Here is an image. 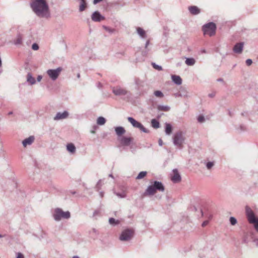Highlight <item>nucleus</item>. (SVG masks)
<instances>
[{
    "mask_svg": "<svg viewBox=\"0 0 258 258\" xmlns=\"http://www.w3.org/2000/svg\"><path fill=\"white\" fill-rule=\"evenodd\" d=\"M188 10L190 14L196 15L200 13V10L197 6H190L188 7Z\"/></svg>",
    "mask_w": 258,
    "mask_h": 258,
    "instance_id": "20",
    "label": "nucleus"
},
{
    "mask_svg": "<svg viewBox=\"0 0 258 258\" xmlns=\"http://www.w3.org/2000/svg\"><path fill=\"white\" fill-rule=\"evenodd\" d=\"M185 62L187 66H192L195 64L196 60L194 58L192 57L186 58Z\"/></svg>",
    "mask_w": 258,
    "mask_h": 258,
    "instance_id": "27",
    "label": "nucleus"
},
{
    "mask_svg": "<svg viewBox=\"0 0 258 258\" xmlns=\"http://www.w3.org/2000/svg\"><path fill=\"white\" fill-rule=\"evenodd\" d=\"M13 114V112H12V111H10V112H9V113H8V114H9V115H11V114Z\"/></svg>",
    "mask_w": 258,
    "mask_h": 258,
    "instance_id": "62",
    "label": "nucleus"
},
{
    "mask_svg": "<svg viewBox=\"0 0 258 258\" xmlns=\"http://www.w3.org/2000/svg\"><path fill=\"white\" fill-rule=\"evenodd\" d=\"M106 122V119L104 117L100 116L97 119V123L98 125H104Z\"/></svg>",
    "mask_w": 258,
    "mask_h": 258,
    "instance_id": "31",
    "label": "nucleus"
},
{
    "mask_svg": "<svg viewBox=\"0 0 258 258\" xmlns=\"http://www.w3.org/2000/svg\"><path fill=\"white\" fill-rule=\"evenodd\" d=\"M109 223L112 226H115L119 224V221L115 220L113 218H110L109 219Z\"/></svg>",
    "mask_w": 258,
    "mask_h": 258,
    "instance_id": "32",
    "label": "nucleus"
},
{
    "mask_svg": "<svg viewBox=\"0 0 258 258\" xmlns=\"http://www.w3.org/2000/svg\"><path fill=\"white\" fill-rule=\"evenodd\" d=\"M252 235V232H245L242 237V242L244 243H247L252 239H253Z\"/></svg>",
    "mask_w": 258,
    "mask_h": 258,
    "instance_id": "17",
    "label": "nucleus"
},
{
    "mask_svg": "<svg viewBox=\"0 0 258 258\" xmlns=\"http://www.w3.org/2000/svg\"><path fill=\"white\" fill-rule=\"evenodd\" d=\"M22 37L20 34L17 35L16 39L14 40V43L17 45L22 44Z\"/></svg>",
    "mask_w": 258,
    "mask_h": 258,
    "instance_id": "30",
    "label": "nucleus"
},
{
    "mask_svg": "<svg viewBox=\"0 0 258 258\" xmlns=\"http://www.w3.org/2000/svg\"><path fill=\"white\" fill-rule=\"evenodd\" d=\"M72 258H79V257L77 255H75Z\"/></svg>",
    "mask_w": 258,
    "mask_h": 258,
    "instance_id": "60",
    "label": "nucleus"
},
{
    "mask_svg": "<svg viewBox=\"0 0 258 258\" xmlns=\"http://www.w3.org/2000/svg\"><path fill=\"white\" fill-rule=\"evenodd\" d=\"M245 63L247 66H250L252 63V60L251 59H247L245 61Z\"/></svg>",
    "mask_w": 258,
    "mask_h": 258,
    "instance_id": "47",
    "label": "nucleus"
},
{
    "mask_svg": "<svg viewBox=\"0 0 258 258\" xmlns=\"http://www.w3.org/2000/svg\"><path fill=\"white\" fill-rule=\"evenodd\" d=\"M172 81L176 85H180L182 84V79L179 76L173 75L171 76Z\"/></svg>",
    "mask_w": 258,
    "mask_h": 258,
    "instance_id": "21",
    "label": "nucleus"
},
{
    "mask_svg": "<svg viewBox=\"0 0 258 258\" xmlns=\"http://www.w3.org/2000/svg\"><path fill=\"white\" fill-rule=\"evenodd\" d=\"M113 93L116 96H124L126 95L127 97H130L131 93L125 89L122 88L119 86L113 87L112 89Z\"/></svg>",
    "mask_w": 258,
    "mask_h": 258,
    "instance_id": "8",
    "label": "nucleus"
},
{
    "mask_svg": "<svg viewBox=\"0 0 258 258\" xmlns=\"http://www.w3.org/2000/svg\"><path fill=\"white\" fill-rule=\"evenodd\" d=\"M16 258H25L24 255L21 252H17L16 253Z\"/></svg>",
    "mask_w": 258,
    "mask_h": 258,
    "instance_id": "46",
    "label": "nucleus"
},
{
    "mask_svg": "<svg viewBox=\"0 0 258 258\" xmlns=\"http://www.w3.org/2000/svg\"><path fill=\"white\" fill-rule=\"evenodd\" d=\"M151 125L154 128H158L160 127L159 122L156 119H152L151 120Z\"/></svg>",
    "mask_w": 258,
    "mask_h": 258,
    "instance_id": "29",
    "label": "nucleus"
},
{
    "mask_svg": "<svg viewBox=\"0 0 258 258\" xmlns=\"http://www.w3.org/2000/svg\"><path fill=\"white\" fill-rule=\"evenodd\" d=\"M239 129L241 131H246V127L244 124H240L239 125Z\"/></svg>",
    "mask_w": 258,
    "mask_h": 258,
    "instance_id": "45",
    "label": "nucleus"
},
{
    "mask_svg": "<svg viewBox=\"0 0 258 258\" xmlns=\"http://www.w3.org/2000/svg\"><path fill=\"white\" fill-rule=\"evenodd\" d=\"M30 6L38 17L45 18L50 17L49 6L46 0H32Z\"/></svg>",
    "mask_w": 258,
    "mask_h": 258,
    "instance_id": "1",
    "label": "nucleus"
},
{
    "mask_svg": "<svg viewBox=\"0 0 258 258\" xmlns=\"http://www.w3.org/2000/svg\"><path fill=\"white\" fill-rule=\"evenodd\" d=\"M109 176L110 177L113 178V176L112 174H109Z\"/></svg>",
    "mask_w": 258,
    "mask_h": 258,
    "instance_id": "63",
    "label": "nucleus"
},
{
    "mask_svg": "<svg viewBox=\"0 0 258 258\" xmlns=\"http://www.w3.org/2000/svg\"><path fill=\"white\" fill-rule=\"evenodd\" d=\"M103 0H93V3L94 5H96V4L101 2Z\"/></svg>",
    "mask_w": 258,
    "mask_h": 258,
    "instance_id": "53",
    "label": "nucleus"
},
{
    "mask_svg": "<svg viewBox=\"0 0 258 258\" xmlns=\"http://www.w3.org/2000/svg\"><path fill=\"white\" fill-rule=\"evenodd\" d=\"M69 116V112L67 111H64L63 112H57L54 117V120H58L67 118Z\"/></svg>",
    "mask_w": 258,
    "mask_h": 258,
    "instance_id": "16",
    "label": "nucleus"
},
{
    "mask_svg": "<svg viewBox=\"0 0 258 258\" xmlns=\"http://www.w3.org/2000/svg\"><path fill=\"white\" fill-rule=\"evenodd\" d=\"M101 180H99L98 181V182H97V184H96V188L97 189V190H98L100 189V186H101Z\"/></svg>",
    "mask_w": 258,
    "mask_h": 258,
    "instance_id": "48",
    "label": "nucleus"
},
{
    "mask_svg": "<svg viewBox=\"0 0 258 258\" xmlns=\"http://www.w3.org/2000/svg\"><path fill=\"white\" fill-rule=\"evenodd\" d=\"M133 138L132 137H128L126 136H121L118 138L120 144L123 146H128L133 141Z\"/></svg>",
    "mask_w": 258,
    "mask_h": 258,
    "instance_id": "12",
    "label": "nucleus"
},
{
    "mask_svg": "<svg viewBox=\"0 0 258 258\" xmlns=\"http://www.w3.org/2000/svg\"><path fill=\"white\" fill-rule=\"evenodd\" d=\"M180 93H181V94L180 95V97H188V92L186 90V89L185 88H181L180 90Z\"/></svg>",
    "mask_w": 258,
    "mask_h": 258,
    "instance_id": "34",
    "label": "nucleus"
},
{
    "mask_svg": "<svg viewBox=\"0 0 258 258\" xmlns=\"http://www.w3.org/2000/svg\"><path fill=\"white\" fill-rule=\"evenodd\" d=\"M158 143L160 146H162L163 145V142L161 139L159 140Z\"/></svg>",
    "mask_w": 258,
    "mask_h": 258,
    "instance_id": "54",
    "label": "nucleus"
},
{
    "mask_svg": "<svg viewBox=\"0 0 258 258\" xmlns=\"http://www.w3.org/2000/svg\"><path fill=\"white\" fill-rule=\"evenodd\" d=\"M114 193L115 195L120 198H124L126 197V194L124 192H116L114 191Z\"/></svg>",
    "mask_w": 258,
    "mask_h": 258,
    "instance_id": "37",
    "label": "nucleus"
},
{
    "mask_svg": "<svg viewBox=\"0 0 258 258\" xmlns=\"http://www.w3.org/2000/svg\"><path fill=\"white\" fill-rule=\"evenodd\" d=\"M157 109L159 111H168L170 110V108L167 105H159L157 106Z\"/></svg>",
    "mask_w": 258,
    "mask_h": 258,
    "instance_id": "28",
    "label": "nucleus"
},
{
    "mask_svg": "<svg viewBox=\"0 0 258 258\" xmlns=\"http://www.w3.org/2000/svg\"><path fill=\"white\" fill-rule=\"evenodd\" d=\"M165 187L161 181H154L151 185L148 186L144 193V196H153L156 191H164Z\"/></svg>",
    "mask_w": 258,
    "mask_h": 258,
    "instance_id": "2",
    "label": "nucleus"
},
{
    "mask_svg": "<svg viewBox=\"0 0 258 258\" xmlns=\"http://www.w3.org/2000/svg\"><path fill=\"white\" fill-rule=\"evenodd\" d=\"M34 136H30L23 141V146L26 147L27 145H31L34 142Z\"/></svg>",
    "mask_w": 258,
    "mask_h": 258,
    "instance_id": "18",
    "label": "nucleus"
},
{
    "mask_svg": "<svg viewBox=\"0 0 258 258\" xmlns=\"http://www.w3.org/2000/svg\"><path fill=\"white\" fill-rule=\"evenodd\" d=\"M253 241L255 245L258 247V238L254 239L253 240Z\"/></svg>",
    "mask_w": 258,
    "mask_h": 258,
    "instance_id": "51",
    "label": "nucleus"
},
{
    "mask_svg": "<svg viewBox=\"0 0 258 258\" xmlns=\"http://www.w3.org/2000/svg\"><path fill=\"white\" fill-rule=\"evenodd\" d=\"M150 44V40L148 39L146 41L145 46V49H146L145 51H143L142 54L144 56H146L147 54L148 51L150 50L148 48V46Z\"/></svg>",
    "mask_w": 258,
    "mask_h": 258,
    "instance_id": "33",
    "label": "nucleus"
},
{
    "mask_svg": "<svg viewBox=\"0 0 258 258\" xmlns=\"http://www.w3.org/2000/svg\"><path fill=\"white\" fill-rule=\"evenodd\" d=\"M209 223V221L208 220H206L205 221H204L203 222V223L202 224V226L203 227H205Z\"/></svg>",
    "mask_w": 258,
    "mask_h": 258,
    "instance_id": "50",
    "label": "nucleus"
},
{
    "mask_svg": "<svg viewBox=\"0 0 258 258\" xmlns=\"http://www.w3.org/2000/svg\"><path fill=\"white\" fill-rule=\"evenodd\" d=\"M206 167L208 169L210 170L213 167V166L214 165V162L212 161V162H208L206 163Z\"/></svg>",
    "mask_w": 258,
    "mask_h": 258,
    "instance_id": "38",
    "label": "nucleus"
},
{
    "mask_svg": "<svg viewBox=\"0 0 258 258\" xmlns=\"http://www.w3.org/2000/svg\"><path fill=\"white\" fill-rule=\"evenodd\" d=\"M91 19L94 22H101L105 20V17L99 11H95L91 15Z\"/></svg>",
    "mask_w": 258,
    "mask_h": 258,
    "instance_id": "13",
    "label": "nucleus"
},
{
    "mask_svg": "<svg viewBox=\"0 0 258 258\" xmlns=\"http://www.w3.org/2000/svg\"><path fill=\"white\" fill-rule=\"evenodd\" d=\"M134 231L132 229H126L121 233L119 239L121 241H128L133 237Z\"/></svg>",
    "mask_w": 258,
    "mask_h": 258,
    "instance_id": "7",
    "label": "nucleus"
},
{
    "mask_svg": "<svg viewBox=\"0 0 258 258\" xmlns=\"http://www.w3.org/2000/svg\"><path fill=\"white\" fill-rule=\"evenodd\" d=\"M173 175L171 177V180L173 183L179 182L181 180V176L177 169H174L172 171Z\"/></svg>",
    "mask_w": 258,
    "mask_h": 258,
    "instance_id": "14",
    "label": "nucleus"
},
{
    "mask_svg": "<svg viewBox=\"0 0 258 258\" xmlns=\"http://www.w3.org/2000/svg\"><path fill=\"white\" fill-rule=\"evenodd\" d=\"M245 214L249 223L252 224L256 231L258 232V217L248 206L245 207Z\"/></svg>",
    "mask_w": 258,
    "mask_h": 258,
    "instance_id": "4",
    "label": "nucleus"
},
{
    "mask_svg": "<svg viewBox=\"0 0 258 258\" xmlns=\"http://www.w3.org/2000/svg\"><path fill=\"white\" fill-rule=\"evenodd\" d=\"M229 222L231 225L234 226L236 225L237 222L236 219L234 217H230L229 218Z\"/></svg>",
    "mask_w": 258,
    "mask_h": 258,
    "instance_id": "36",
    "label": "nucleus"
},
{
    "mask_svg": "<svg viewBox=\"0 0 258 258\" xmlns=\"http://www.w3.org/2000/svg\"><path fill=\"white\" fill-rule=\"evenodd\" d=\"M137 32L142 39L146 38L147 37L146 31L141 27L137 28Z\"/></svg>",
    "mask_w": 258,
    "mask_h": 258,
    "instance_id": "19",
    "label": "nucleus"
},
{
    "mask_svg": "<svg viewBox=\"0 0 258 258\" xmlns=\"http://www.w3.org/2000/svg\"><path fill=\"white\" fill-rule=\"evenodd\" d=\"M147 172L146 171H141L140 172L138 175L137 176V179H140L144 178L146 175Z\"/></svg>",
    "mask_w": 258,
    "mask_h": 258,
    "instance_id": "35",
    "label": "nucleus"
},
{
    "mask_svg": "<svg viewBox=\"0 0 258 258\" xmlns=\"http://www.w3.org/2000/svg\"><path fill=\"white\" fill-rule=\"evenodd\" d=\"M205 117L203 115H200L198 117V121L199 122H201V123L205 121Z\"/></svg>",
    "mask_w": 258,
    "mask_h": 258,
    "instance_id": "43",
    "label": "nucleus"
},
{
    "mask_svg": "<svg viewBox=\"0 0 258 258\" xmlns=\"http://www.w3.org/2000/svg\"><path fill=\"white\" fill-rule=\"evenodd\" d=\"M103 27L106 31L110 33H112L114 31V29H111L108 27L103 26Z\"/></svg>",
    "mask_w": 258,
    "mask_h": 258,
    "instance_id": "41",
    "label": "nucleus"
},
{
    "mask_svg": "<svg viewBox=\"0 0 258 258\" xmlns=\"http://www.w3.org/2000/svg\"><path fill=\"white\" fill-rule=\"evenodd\" d=\"M134 82L136 85V90L140 93V94H143L144 92V88L145 85L144 81L139 78L135 77L134 78Z\"/></svg>",
    "mask_w": 258,
    "mask_h": 258,
    "instance_id": "11",
    "label": "nucleus"
},
{
    "mask_svg": "<svg viewBox=\"0 0 258 258\" xmlns=\"http://www.w3.org/2000/svg\"><path fill=\"white\" fill-rule=\"evenodd\" d=\"M180 94H181V93H180V91L179 90V91L178 93L175 94V96L176 97H180V95H179Z\"/></svg>",
    "mask_w": 258,
    "mask_h": 258,
    "instance_id": "55",
    "label": "nucleus"
},
{
    "mask_svg": "<svg viewBox=\"0 0 258 258\" xmlns=\"http://www.w3.org/2000/svg\"><path fill=\"white\" fill-rule=\"evenodd\" d=\"M100 214H101L100 210H95L94 212L93 216V217H95L96 216L100 215Z\"/></svg>",
    "mask_w": 258,
    "mask_h": 258,
    "instance_id": "42",
    "label": "nucleus"
},
{
    "mask_svg": "<svg viewBox=\"0 0 258 258\" xmlns=\"http://www.w3.org/2000/svg\"><path fill=\"white\" fill-rule=\"evenodd\" d=\"M152 65L153 67L155 69H156V70H158V71H162V67H161V66H159V65H158V64H156L155 63H154V62H152Z\"/></svg>",
    "mask_w": 258,
    "mask_h": 258,
    "instance_id": "39",
    "label": "nucleus"
},
{
    "mask_svg": "<svg viewBox=\"0 0 258 258\" xmlns=\"http://www.w3.org/2000/svg\"><path fill=\"white\" fill-rule=\"evenodd\" d=\"M98 231L95 228H93L91 230L89 231V235L90 237L93 239H96L98 238L99 235Z\"/></svg>",
    "mask_w": 258,
    "mask_h": 258,
    "instance_id": "23",
    "label": "nucleus"
},
{
    "mask_svg": "<svg viewBox=\"0 0 258 258\" xmlns=\"http://www.w3.org/2000/svg\"><path fill=\"white\" fill-rule=\"evenodd\" d=\"M100 196L102 198L104 196V192L103 191H100L99 192Z\"/></svg>",
    "mask_w": 258,
    "mask_h": 258,
    "instance_id": "56",
    "label": "nucleus"
},
{
    "mask_svg": "<svg viewBox=\"0 0 258 258\" xmlns=\"http://www.w3.org/2000/svg\"><path fill=\"white\" fill-rule=\"evenodd\" d=\"M216 25L214 22H210L203 26V31L205 35L207 34L210 36L215 34Z\"/></svg>",
    "mask_w": 258,
    "mask_h": 258,
    "instance_id": "6",
    "label": "nucleus"
},
{
    "mask_svg": "<svg viewBox=\"0 0 258 258\" xmlns=\"http://www.w3.org/2000/svg\"><path fill=\"white\" fill-rule=\"evenodd\" d=\"M32 49L34 50H37L39 49V45L37 43H34L32 45Z\"/></svg>",
    "mask_w": 258,
    "mask_h": 258,
    "instance_id": "44",
    "label": "nucleus"
},
{
    "mask_svg": "<svg viewBox=\"0 0 258 258\" xmlns=\"http://www.w3.org/2000/svg\"><path fill=\"white\" fill-rule=\"evenodd\" d=\"M185 141V137L181 131L176 132L173 137V144L178 148L181 149L182 148V145Z\"/></svg>",
    "mask_w": 258,
    "mask_h": 258,
    "instance_id": "5",
    "label": "nucleus"
},
{
    "mask_svg": "<svg viewBox=\"0 0 258 258\" xmlns=\"http://www.w3.org/2000/svg\"><path fill=\"white\" fill-rule=\"evenodd\" d=\"M154 94L158 97H163V93L160 91H156L154 92Z\"/></svg>",
    "mask_w": 258,
    "mask_h": 258,
    "instance_id": "40",
    "label": "nucleus"
},
{
    "mask_svg": "<svg viewBox=\"0 0 258 258\" xmlns=\"http://www.w3.org/2000/svg\"><path fill=\"white\" fill-rule=\"evenodd\" d=\"M217 81L218 82H223V79H222V78H219L217 79Z\"/></svg>",
    "mask_w": 258,
    "mask_h": 258,
    "instance_id": "59",
    "label": "nucleus"
},
{
    "mask_svg": "<svg viewBox=\"0 0 258 258\" xmlns=\"http://www.w3.org/2000/svg\"><path fill=\"white\" fill-rule=\"evenodd\" d=\"M62 69L58 67L56 69H49L46 72L47 74L52 81H55L60 75Z\"/></svg>",
    "mask_w": 258,
    "mask_h": 258,
    "instance_id": "10",
    "label": "nucleus"
},
{
    "mask_svg": "<svg viewBox=\"0 0 258 258\" xmlns=\"http://www.w3.org/2000/svg\"><path fill=\"white\" fill-rule=\"evenodd\" d=\"M244 47V42L236 43L233 46V51L235 53L240 54L242 53Z\"/></svg>",
    "mask_w": 258,
    "mask_h": 258,
    "instance_id": "15",
    "label": "nucleus"
},
{
    "mask_svg": "<svg viewBox=\"0 0 258 258\" xmlns=\"http://www.w3.org/2000/svg\"><path fill=\"white\" fill-rule=\"evenodd\" d=\"M42 76L41 75H38L37 77V82H39L42 80Z\"/></svg>",
    "mask_w": 258,
    "mask_h": 258,
    "instance_id": "52",
    "label": "nucleus"
},
{
    "mask_svg": "<svg viewBox=\"0 0 258 258\" xmlns=\"http://www.w3.org/2000/svg\"><path fill=\"white\" fill-rule=\"evenodd\" d=\"M202 53H206V50L205 49H203L201 51Z\"/></svg>",
    "mask_w": 258,
    "mask_h": 258,
    "instance_id": "61",
    "label": "nucleus"
},
{
    "mask_svg": "<svg viewBox=\"0 0 258 258\" xmlns=\"http://www.w3.org/2000/svg\"><path fill=\"white\" fill-rule=\"evenodd\" d=\"M27 82L30 85H33L36 83L35 79L32 76L31 73H28L26 77Z\"/></svg>",
    "mask_w": 258,
    "mask_h": 258,
    "instance_id": "22",
    "label": "nucleus"
},
{
    "mask_svg": "<svg viewBox=\"0 0 258 258\" xmlns=\"http://www.w3.org/2000/svg\"><path fill=\"white\" fill-rule=\"evenodd\" d=\"M115 132L116 134L119 137L122 136L125 133V130L122 126H117L115 127Z\"/></svg>",
    "mask_w": 258,
    "mask_h": 258,
    "instance_id": "24",
    "label": "nucleus"
},
{
    "mask_svg": "<svg viewBox=\"0 0 258 258\" xmlns=\"http://www.w3.org/2000/svg\"><path fill=\"white\" fill-rule=\"evenodd\" d=\"M67 150L71 153L74 154L76 152V147L72 143L68 144L67 145Z\"/></svg>",
    "mask_w": 258,
    "mask_h": 258,
    "instance_id": "25",
    "label": "nucleus"
},
{
    "mask_svg": "<svg viewBox=\"0 0 258 258\" xmlns=\"http://www.w3.org/2000/svg\"><path fill=\"white\" fill-rule=\"evenodd\" d=\"M127 120L132 124L134 127L140 129L142 132L144 133H149V131L148 129L146 128L141 122L137 121L133 117H128Z\"/></svg>",
    "mask_w": 258,
    "mask_h": 258,
    "instance_id": "9",
    "label": "nucleus"
},
{
    "mask_svg": "<svg viewBox=\"0 0 258 258\" xmlns=\"http://www.w3.org/2000/svg\"><path fill=\"white\" fill-rule=\"evenodd\" d=\"M165 133L166 135H169L171 134L172 131V126L171 124L169 123H165Z\"/></svg>",
    "mask_w": 258,
    "mask_h": 258,
    "instance_id": "26",
    "label": "nucleus"
},
{
    "mask_svg": "<svg viewBox=\"0 0 258 258\" xmlns=\"http://www.w3.org/2000/svg\"><path fill=\"white\" fill-rule=\"evenodd\" d=\"M93 129L91 131V133L92 134H95V130L98 128V126L96 125H94L93 127Z\"/></svg>",
    "mask_w": 258,
    "mask_h": 258,
    "instance_id": "49",
    "label": "nucleus"
},
{
    "mask_svg": "<svg viewBox=\"0 0 258 258\" xmlns=\"http://www.w3.org/2000/svg\"><path fill=\"white\" fill-rule=\"evenodd\" d=\"M97 87L98 88H101L102 87V84L100 82H98L97 84Z\"/></svg>",
    "mask_w": 258,
    "mask_h": 258,
    "instance_id": "57",
    "label": "nucleus"
},
{
    "mask_svg": "<svg viewBox=\"0 0 258 258\" xmlns=\"http://www.w3.org/2000/svg\"><path fill=\"white\" fill-rule=\"evenodd\" d=\"M77 77H78V78L80 77V74H78L77 75Z\"/></svg>",
    "mask_w": 258,
    "mask_h": 258,
    "instance_id": "64",
    "label": "nucleus"
},
{
    "mask_svg": "<svg viewBox=\"0 0 258 258\" xmlns=\"http://www.w3.org/2000/svg\"><path fill=\"white\" fill-rule=\"evenodd\" d=\"M214 96H215V95L214 94H209V97L210 98H213V97H214Z\"/></svg>",
    "mask_w": 258,
    "mask_h": 258,
    "instance_id": "58",
    "label": "nucleus"
},
{
    "mask_svg": "<svg viewBox=\"0 0 258 258\" xmlns=\"http://www.w3.org/2000/svg\"><path fill=\"white\" fill-rule=\"evenodd\" d=\"M52 217L55 221H59L62 219H69L71 217L69 211H63L61 209L55 208L52 213Z\"/></svg>",
    "mask_w": 258,
    "mask_h": 258,
    "instance_id": "3",
    "label": "nucleus"
}]
</instances>
